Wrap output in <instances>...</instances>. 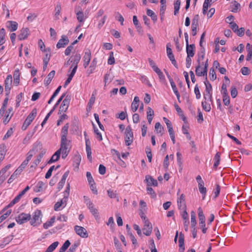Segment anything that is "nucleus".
Wrapping results in <instances>:
<instances>
[{"mask_svg": "<svg viewBox=\"0 0 252 252\" xmlns=\"http://www.w3.org/2000/svg\"><path fill=\"white\" fill-rule=\"evenodd\" d=\"M140 212H146L147 210V205L145 202L143 200H140Z\"/></svg>", "mask_w": 252, "mask_h": 252, "instance_id": "51", "label": "nucleus"}, {"mask_svg": "<svg viewBox=\"0 0 252 252\" xmlns=\"http://www.w3.org/2000/svg\"><path fill=\"white\" fill-rule=\"evenodd\" d=\"M12 86V76L9 74L6 76L4 81V88L6 94H10V90Z\"/></svg>", "mask_w": 252, "mask_h": 252, "instance_id": "8", "label": "nucleus"}, {"mask_svg": "<svg viewBox=\"0 0 252 252\" xmlns=\"http://www.w3.org/2000/svg\"><path fill=\"white\" fill-rule=\"evenodd\" d=\"M69 43V39L66 35H62L61 38L59 40L56 47L58 49L64 47Z\"/></svg>", "mask_w": 252, "mask_h": 252, "instance_id": "13", "label": "nucleus"}, {"mask_svg": "<svg viewBox=\"0 0 252 252\" xmlns=\"http://www.w3.org/2000/svg\"><path fill=\"white\" fill-rule=\"evenodd\" d=\"M95 100V98L93 96V95L90 98L87 107V111L88 112H90L91 111L92 106L94 103Z\"/></svg>", "mask_w": 252, "mask_h": 252, "instance_id": "42", "label": "nucleus"}, {"mask_svg": "<svg viewBox=\"0 0 252 252\" xmlns=\"http://www.w3.org/2000/svg\"><path fill=\"white\" fill-rule=\"evenodd\" d=\"M41 212L40 210H37L33 214L32 219L30 223L32 225L35 226L41 222Z\"/></svg>", "mask_w": 252, "mask_h": 252, "instance_id": "7", "label": "nucleus"}, {"mask_svg": "<svg viewBox=\"0 0 252 252\" xmlns=\"http://www.w3.org/2000/svg\"><path fill=\"white\" fill-rule=\"evenodd\" d=\"M13 116V114H9L8 113L5 112V114L4 115V117L3 118V123L6 125L7 124L10 120L11 119L12 116Z\"/></svg>", "mask_w": 252, "mask_h": 252, "instance_id": "50", "label": "nucleus"}, {"mask_svg": "<svg viewBox=\"0 0 252 252\" xmlns=\"http://www.w3.org/2000/svg\"><path fill=\"white\" fill-rule=\"evenodd\" d=\"M1 7L3 10V13L6 12V17L7 18H9L10 17L9 10L7 8L6 5L5 4L2 3L1 5Z\"/></svg>", "mask_w": 252, "mask_h": 252, "instance_id": "57", "label": "nucleus"}, {"mask_svg": "<svg viewBox=\"0 0 252 252\" xmlns=\"http://www.w3.org/2000/svg\"><path fill=\"white\" fill-rule=\"evenodd\" d=\"M169 81L171 86V87L172 88V90L175 94H179L178 89L176 87L175 83L174 82L172 79H169Z\"/></svg>", "mask_w": 252, "mask_h": 252, "instance_id": "54", "label": "nucleus"}, {"mask_svg": "<svg viewBox=\"0 0 252 252\" xmlns=\"http://www.w3.org/2000/svg\"><path fill=\"white\" fill-rule=\"evenodd\" d=\"M155 128L157 133H160L161 135L163 133V127L159 122L156 123Z\"/></svg>", "mask_w": 252, "mask_h": 252, "instance_id": "35", "label": "nucleus"}, {"mask_svg": "<svg viewBox=\"0 0 252 252\" xmlns=\"http://www.w3.org/2000/svg\"><path fill=\"white\" fill-rule=\"evenodd\" d=\"M61 154L62 152L60 151H59V150H57L52 156L51 159L49 160L48 163L49 164H51L53 162L57 161L59 159Z\"/></svg>", "mask_w": 252, "mask_h": 252, "instance_id": "23", "label": "nucleus"}, {"mask_svg": "<svg viewBox=\"0 0 252 252\" xmlns=\"http://www.w3.org/2000/svg\"><path fill=\"white\" fill-rule=\"evenodd\" d=\"M208 60L207 59L205 63H199L196 67L195 73L198 76H205L206 78L207 76V69L208 67Z\"/></svg>", "mask_w": 252, "mask_h": 252, "instance_id": "2", "label": "nucleus"}, {"mask_svg": "<svg viewBox=\"0 0 252 252\" xmlns=\"http://www.w3.org/2000/svg\"><path fill=\"white\" fill-rule=\"evenodd\" d=\"M228 84L223 83L221 86V93L222 94H228L227 91V86Z\"/></svg>", "mask_w": 252, "mask_h": 252, "instance_id": "59", "label": "nucleus"}, {"mask_svg": "<svg viewBox=\"0 0 252 252\" xmlns=\"http://www.w3.org/2000/svg\"><path fill=\"white\" fill-rule=\"evenodd\" d=\"M146 180L147 183V186H158V182L156 180H155L153 178L150 176H146Z\"/></svg>", "mask_w": 252, "mask_h": 252, "instance_id": "21", "label": "nucleus"}, {"mask_svg": "<svg viewBox=\"0 0 252 252\" xmlns=\"http://www.w3.org/2000/svg\"><path fill=\"white\" fill-rule=\"evenodd\" d=\"M198 215L199 221H205V217L201 207L198 208Z\"/></svg>", "mask_w": 252, "mask_h": 252, "instance_id": "44", "label": "nucleus"}, {"mask_svg": "<svg viewBox=\"0 0 252 252\" xmlns=\"http://www.w3.org/2000/svg\"><path fill=\"white\" fill-rule=\"evenodd\" d=\"M248 46H250V43H248L246 46L248 52V55H247V58H246V60L248 61L251 60L252 59V50H250L248 48Z\"/></svg>", "mask_w": 252, "mask_h": 252, "instance_id": "58", "label": "nucleus"}, {"mask_svg": "<svg viewBox=\"0 0 252 252\" xmlns=\"http://www.w3.org/2000/svg\"><path fill=\"white\" fill-rule=\"evenodd\" d=\"M115 63V60L114 57V53L113 52H110L109 53V57L108 59L107 63L108 64L112 65Z\"/></svg>", "mask_w": 252, "mask_h": 252, "instance_id": "48", "label": "nucleus"}, {"mask_svg": "<svg viewBox=\"0 0 252 252\" xmlns=\"http://www.w3.org/2000/svg\"><path fill=\"white\" fill-rule=\"evenodd\" d=\"M22 197L19 195V194L17 195L11 202L10 203L6 206V208H10L12 207L14 204L17 203L19 201Z\"/></svg>", "mask_w": 252, "mask_h": 252, "instance_id": "38", "label": "nucleus"}, {"mask_svg": "<svg viewBox=\"0 0 252 252\" xmlns=\"http://www.w3.org/2000/svg\"><path fill=\"white\" fill-rule=\"evenodd\" d=\"M62 9L61 4L60 2H58L57 3V5L55 7V17L56 19H59V15H60L61 11Z\"/></svg>", "mask_w": 252, "mask_h": 252, "instance_id": "31", "label": "nucleus"}, {"mask_svg": "<svg viewBox=\"0 0 252 252\" xmlns=\"http://www.w3.org/2000/svg\"><path fill=\"white\" fill-rule=\"evenodd\" d=\"M200 229L203 233L205 234L207 232V228L206 227L205 221H199V222Z\"/></svg>", "mask_w": 252, "mask_h": 252, "instance_id": "52", "label": "nucleus"}, {"mask_svg": "<svg viewBox=\"0 0 252 252\" xmlns=\"http://www.w3.org/2000/svg\"><path fill=\"white\" fill-rule=\"evenodd\" d=\"M66 203L64 202L63 199L59 201H58L54 205V210L56 211L61 210V207L63 205L62 208L65 207L66 206Z\"/></svg>", "mask_w": 252, "mask_h": 252, "instance_id": "24", "label": "nucleus"}, {"mask_svg": "<svg viewBox=\"0 0 252 252\" xmlns=\"http://www.w3.org/2000/svg\"><path fill=\"white\" fill-rule=\"evenodd\" d=\"M91 59V52L90 49H86L84 51V54L83 57L84 62H90Z\"/></svg>", "mask_w": 252, "mask_h": 252, "instance_id": "22", "label": "nucleus"}, {"mask_svg": "<svg viewBox=\"0 0 252 252\" xmlns=\"http://www.w3.org/2000/svg\"><path fill=\"white\" fill-rule=\"evenodd\" d=\"M195 48V47L193 44L189 45L188 43V44H186L187 56L193 57L194 55Z\"/></svg>", "mask_w": 252, "mask_h": 252, "instance_id": "17", "label": "nucleus"}, {"mask_svg": "<svg viewBox=\"0 0 252 252\" xmlns=\"http://www.w3.org/2000/svg\"><path fill=\"white\" fill-rule=\"evenodd\" d=\"M85 202L88 208L89 209L92 215H94L95 218L98 217V210L94 208V205L92 202L90 200H86Z\"/></svg>", "mask_w": 252, "mask_h": 252, "instance_id": "12", "label": "nucleus"}, {"mask_svg": "<svg viewBox=\"0 0 252 252\" xmlns=\"http://www.w3.org/2000/svg\"><path fill=\"white\" fill-rule=\"evenodd\" d=\"M199 20V16L198 14L195 15L192 20L191 25L193 26H198V21Z\"/></svg>", "mask_w": 252, "mask_h": 252, "instance_id": "60", "label": "nucleus"}, {"mask_svg": "<svg viewBox=\"0 0 252 252\" xmlns=\"http://www.w3.org/2000/svg\"><path fill=\"white\" fill-rule=\"evenodd\" d=\"M44 183L42 181H39L37 183L35 187L34 191L36 192H38L42 191L44 189Z\"/></svg>", "mask_w": 252, "mask_h": 252, "instance_id": "32", "label": "nucleus"}, {"mask_svg": "<svg viewBox=\"0 0 252 252\" xmlns=\"http://www.w3.org/2000/svg\"><path fill=\"white\" fill-rule=\"evenodd\" d=\"M86 176L87 178L89 184H94V182L93 179V178L91 175V173L89 172H87L86 173Z\"/></svg>", "mask_w": 252, "mask_h": 252, "instance_id": "63", "label": "nucleus"}, {"mask_svg": "<svg viewBox=\"0 0 252 252\" xmlns=\"http://www.w3.org/2000/svg\"><path fill=\"white\" fill-rule=\"evenodd\" d=\"M6 27L10 32H14L18 28V23L15 21H8L6 23Z\"/></svg>", "mask_w": 252, "mask_h": 252, "instance_id": "18", "label": "nucleus"}, {"mask_svg": "<svg viewBox=\"0 0 252 252\" xmlns=\"http://www.w3.org/2000/svg\"><path fill=\"white\" fill-rule=\"evenodd\" d=\"M5 30L2 28L0 29V46L3 45L5 42Z\"/></svg>", "mask_w": 252, "mask_h": 252, "instance_id": "29", "label": "nucleus"}, {"mask_svg": "<svg viewBox=\"0 0 252 252\" xmlns=\"http://www.w3.org/2000/svg\"><path fill=\"white\" fill-rule=\"evenodd\" d=\"M21 173L20 169H17L8 180V183H11L17 178V176L21 174Z\"/></svg>", "mask_w": 252, "mask_h": 252, "instance_id": "30", "label": "nucleus"}, {"mask_svg": "<svg viewBox=\"0 0 252 252\" xmlns=\"http://www.w3.org/2000/svg\"><path fill=\"white\" fill-rule=\"evenodd\" d=\"M107 194L111 198H118L116 191L112 189L107 190Z\"/></svg>", "mask_w": 252, "mask_h": 252, "instance_id": "53", "label": "nucleus"}, {"mask_svg": "<svg viewBox=\"0 0 252 252\" xmlns=\"http://www.w3.org/2000/svg\"><path fill=\"white\" fill-rule=\"evenodd\" d=\"M141 80L143 83H144L146 85L148 86L149 87H151L152 86V85L150 83V81L147 77H146L145 76H142L141 78Z\"/></svg>", "mask_w": 252, "mask_h": 252, "instance_id": "62", "label": "nucleus"}, {"mask_svg": "<svg viewBox=\"0 0 252 252\" xmlns=\"http://www.w3.org/2000/svg\"><path fill=\"white\" fill-rule=\"evenodd\" d=\"M202 105L203 109L206 112H209L211 110V106L210 102H208L206 101H204L202 102Z\"/></svg>", "mask_w": 252, "mask_h": 252, "instance_id": "46", "label": "nucleus"}, {"mask_svg": "<svg viewBox=\"0 0 252 252\" xmlns=\"http://www.w3.org/2000/svg\"><path fill=\"white\" fill-rule=\"evenodd\" d=\"M13 235H9L2 240V243L0 245V248H3L4 247L9 244L13 239Z\"/></svg>", "mask_w": 252, "mask_h": 252, "instance_id": "25", "label": "nucleus"}, {"mask_svg": "<svg viewBox=\"0 0 252 252\" xmlns=\"http://www.w3.org/2000/svg\"><path fill=\"white\" fill-rule=\"evenodd\" d=\"M37 114V110L36 108H34L32 109V112L28 115L26 119L25 120L23 126H22V129L23 130H25L29 125L31 124V123L34 119L35 117L36 116Z\"/></svg>", "mask_w": 252, "mask_h": 252, "instance_id": "3", "label": "nucleus"}, {"mask_svg": "<svg viewBox=\"0 0 252 252\" xmlns=\"http://www.w3.org/2000/svg\"><path fill=\"white\" fill-rule=\"evenodd\" d=\"M166 52L167 55L169 60L171 61L172 63L175 67L177 68L178 65L175 60L174 56L172 53V51L171 48V44L170 43H167L166 45Z\"/></svg>", "mask_w": 252, "mask_h": 252, "instance_id": "9", "label": "nucleus"}, {"mask_svg": "<svg viewBox=\"0 0 252 252\" xmlns=\"http://www.w3.org/2000/svg\"><path fill=\"white\" fill-rule=\"evenodd\" d=\"M166 0H160V7L159 9V13H161L162 14V13H165L166 8Z\"/></svg>", "mask_w": 252, "mask_h": 252, "instance_id": "45", "label": "nucleus"}, {"mask_svg": "<svg viewBox=\"0 0 252 252\" xmlns=\"http://www.w3.org/2000/svg\"><path fill=\"white\" fill-rule=\"evenodd\" d=\"M179 103L183 102L189 107L190 106L191 101L189 95H177Z\"/></svg>", "mask_w": 252, "mask_h": 252, "instance_id": "14", "label": "nucleus"}, {"mask_svg": "<svg viewBox=\"0 0 252 252\" xmlns=\"http://www.w3.org/2000/svg\"><path fill=\"white\" fill-rule=\"evenodd\" d=\"M68 128V124H66L63 127L61 131V147L59 150L62 152L63 159L67 157L70 149V140L67 138Z\"/></svg>", "mask_w": 252, "mask_h": 252, "instance_id": "1", "label": "nucleus"}, {"mask_svg": "<svg viewBox=\"0 0 252 252\" xmlns=\"http://www.w3.org/2000/svg\"><path fill=\"white\" fill-rule=\"evenodd\" d=\"M76 14L78 21L80 23L84 22L85 19L83 12L82 10H79L77 11Z\"/></svg>", "mask_w": 252, "mask_h": 252, "instance_id": "36", "label": "nucleus"}, {"mask_svg": "<svg viewBox=\"0 0 252 252\" xmlns=\"http://www.w3.org/2000/svg\"><path fill=\"white\" fill-rule=\"evenodd\" d=\"M29 34V30L27 28H23L20 31V33L18 35V38L20 40L26 39Z\"/></svg>", "mask_w": 252, "mask_h": 252, "instance_id": "16", "label": "nucleus"}, {"mask_svg": "<svg viewBox=\"0 0 252 252\" xmlns=\"http://www.w3.org/2000/svg\"><path fill=\"white\" fill-rule=\"evenodd\" d=\"M209 75H210V79L212 81L215 80L217 78L216 72H215L214 69L212 68H211L210 69V70L209 72Z\"/></svg>", "mask_w": 252, "mask_h": 252, "instance_id": "56", "label": "nucleus"}, {"mask_svg": "<svg viewBox=\"0 0 252 252\" xmlns=\"http://www.w3.org/2000/svg\"><path fill=\"white\" fill-rule=\"evenodd\" d=\"M55 221V217H53L51 218L49 221H48L43 224V227L45 229H48L49 227L52 226Z\"/></svg>", "mask_w": 252, "mask_h": 252, "instance_id": "34", "label": "nucleus"}, {"mask_svg": "<svg viewBox=\"0 0 252 252\" xmlns=\"http://www.w3.org/2000/svg\"><path fill=\"white\" fill-rule=\"evenodd\" d=\"M232 9L231 11L234 13L237 12L238 11V9H239L240 7V4L237 2L236 0H234L232 2Z\"/></svg>", "mask_w": 252, "mask_h": 252, "instance_id": "43", "label": "nucleus"}, {"mask_svg": "<svg viewBox=\"0 0 252 252\" xmlns=\"http://www.w3.org/2000/svg\"><path fill=\"white\" fill-rule=\"evenodd\" d=\"M191 216V220H190V223H191V227H195V225L196 224V215L194 211H192L190 213Z\"/></svg>", "mask_w": 252, "mask_h": 252, "instance_id": "40", "label": "nucleus"}, {"mask_svg": "<svg viewBox=\"0 0 252 252\" xmlns=\"http://www.w3.org/2000/svg\"><path fill=\"white\" fill-rule=\"evenodd\" d=\"M71 99V95H66V97L63 99L62 104L64 105H66L68 106L69 104V102Z\"/></svg>", "mask_w": 252, "mask_h": 252, "instance_id": "64", "label": "nucleus"}, {"mask_svg": "<svg viewBox=\"0 0 252 252\" xmlns=\"http://www.w3.org/2000/svg\"><path fill=\"white\" fill-rule=\"evenodd\" d=\"M144 227L143 228V233L146 236H150L152 231V225L148 220L144 221Z\"/></svg>", "mask_w": 252, "mask_h": 252, "instance_id": "11", "label": "nucleus"}, {"mask_svg": "<svg viewBox=\"0 0 252 252\" xmlns=\"http://www.w3.org/2000/svg\"><path fill=\"white\" fill-rule=\"evenodd\" d=\"M214 160H215V163L214 164V167L215 168H217L220 163V155L219 153H217L214 158Z\"/></svg>", "mask_w": 252, "mask_h": 252, "instance_id": "41", "label": "nucleus"}, {"mask_svg": "<svg viewBox=\"0 0 252 252\" xmlns=\"http://www.w3.org/2000/svg\"><path fill=\"white\" fill-rule=\"evenodd\" d=\"M147 15L150 17H151L152 20L154 22H156L157 21L158 18L157 15L155 13V12L151 9H148L146 12Z\"/></svg>", "mask_w": 252, "mask_h": 252, "instance_id": "33", "label": "nucleus"}, {"mask_svg": "<svg viewBox=\"0 0 252 252\" xmlns=\"http://www.w3.org/2000/svg\"><path fill=\"white\" fill-rule=\"evenodd\" d=\"M178 242L179 252H184L185 249L184 246V236L182 233H181L180 234Z\"/></svg>", "mask_w": 252, "mask_h": 252, "instance_id": "20", "label": "nucleus"}, {"mask_svg": "<svg viewBox=\"0 0 252 252\" xmlns=\"http://www.w3.org/2000/svg\"><path fill=\"white\" fill-rule=\"evenodd\" d=\"M94 117L95 120L96 122H97L99 128L101 130H104V127L101 124L100 122L99 121L98 115L97 114H94Z\"/></svg>", "mask_w": 252, "mask_h": 252, "instance_id": "55", "label": "nucleus"}, {"mask_svg": "<svg viewBox=\"0 0 252 252\" xmlns=\"http://www.w3.org/2000/svg\"><path fill=\"white\" fill-rule=\"evenodd\" d=\"M20 73L19 69L18 68H16L14 70V72L13 73V77H14L13 84L15 86H17L19 85V82H20Z\"/></svg>", "mask_w": 252, "mask_h": 252, "instance_id": "19", "label": "nucleus"}, {"mask_svg": "<svg viewBox=\"0 0 252 252\" xmlns=\"http://www.w3.org/2000/svg\"><path fill=\"white\" fill-rule=\"evenodd\" d=\"M147 190L148 194H150L151 195V196L152 197H155L156 196V194L152 188L150 187V186H148L147 187Z\"/></svg>", "mask_w": 252, "mask_h": 252, "instance_id": "61", "label": "nucleus"}, {"mask_svg": "<svg viewBox=\"0 0 252 252\" xmlns=\"http://www.w3.org/2000/svg\"><path fill=\"white\" fill-rule=\"evenodd\" d=\"M205 55V49L204 48H201L200 52L198 54V58L197 62L198 64L201 63V61H203Z\"/></svg>", "mask_w": 252, "mask_h": 252, "instance_id": "28", "label": "nucleus"}, {"mask_svg": "<svg viewBox=\"0 0 252 252\" xmlns=\"http://www.w3.org/2000/svg\"><path fill=\"white\" fill-rule=\"evenodd\" d=\"M69 174V171H66L62 176V178L61 180V181L59 182L58 185H59V188L62 189L63 188L64 184H65V180L68 177Z\"/></svg>", "mask_w": 252, "mask_h": 252, "instance_id": "27", "label": "nucleus"}, {"mask_svg": "<svg viewBox=\"0 0 252 252\" xmlns=\"http://www.w3.org/2000/svg\"><path fill=\"white\" fill-rule=\"evenodd\" d=\"M74 230L76 234L82 238H85L88 237L87 231L82 226L75 225L74 226Z\"/></svg>", "mask_w": 252, "mask_h": 252, "instance_id": "10", "label": "nucleus"}, {"mask_svg": "<svg viewBox=\"0 0 252 252\" xmlns=\"http://www.w3.org/2000/svg\"><path fill=\"white\" fill-rule=\"evenodd\" d=\"M125 141L126 146L130 145L133 142V132L129 126H127L126 129Z\"/></svg>", "mask_w": 252, "mask_h": 252, "instance_id": "5", "label": "nucleus"}, {"mask_svg": "<svg viewBox=\"0 0 252 252\" xmlns=\"http://www.w3.org/2000/svg\"><path fill=\"white\" fill-rule=\"evenodd\" d=\"M59 245L58 242H55L53 243L51 245H50L48 248L47 249L46 251L45 252H53L56 248L58 247Z\"/></svg>", "mask_w": 252, "mask_h": 252, "instance_id": "37", "label": "nucleus"}, {"mask_svg": "<svg viewBox=\"0 0 252 252\" xmlns=\"http://www.w3.org/2000/svg\"><path fill=\"white\" fill-rule=\"evenodd\" d=\"M204 84L206 86V93L207 94H210L212 91V86L211 84L207 81V78H206V81L204 82Z\"/></svg>", "mask_w": 252, "mask_h": 252, "instance_id": "49", "label": "nucleus"}, {"mask_svg": "<svg viewBox=\"0 0 252 252\" xmlns=\"http://www.w3.org/2000/svg\"><path fill=\"white\" fill-rule=\"evenodd\" d=\"M180 0H176L174 3V15H176L178 13L180 7Z\"/></svg>", "mask_w": 252, "mask_h": 252, "instance_id": "39", "label": "nucleus"}, {"mask_svg": "<svg viewBox=\"0 0 252 252\" xmlns=\"http://www.w3.org/2000/svg\"><path fill=\"white\" fill-rule=\"evenodd\" d=\"M11 165L8 164L6 166H5L4 167L2 168V169L0 171V174L2 176H4L5 177V179L7 178L8 175H6V171L10 168Z\"/></svg>", "mask_w": 252, "mask_h": 252, "instance_id": "47", "label": "nucleus"}, {"mask_svg": "<svg viewBox=\"0 0 252 252\" xmlns=\"http://www.w3.org/2000/svg\"><path fill=\"white\" fill-rule=\"evenodd\" d=\"M31 219V216L30 214L22 213L16 217V222L20 224L24 223L30 220Z\"/></svg>", "mask_w": 252, "mask_h": 252, "instance_id": "6", "label": "nucleus"}, {"mask_svg": "<svg viewBox=\"0 0 252 252\" xmlns=\"http://www.w3.org/2000/svg\"><path fill=\"white\" fill-rule=\"evenodd\" d=\"M178 207L179 209H186L185 203V196L184 194H181L177 199Z\"/></svg>", "mask_w": 252, "mask_h": 252, "instance_id": "15", "label": "nucleus"}, {"mask_svg": "<svg viewBox=\"0 0 252 252\" xmlns=\"http://www.w3.org/2000/svg\"><path fill=\"white\" fill-rule=\"evenodd\" d=\"M55 71L54 70L51 71L48 74V76L44 80V84L46 85H48L51 83L53 78L55 76Z\"/></svg>", "mask_w": 252, "mask_h": 252, "instance_id": "26", "label": "nucleus"}, {"mask_svg": "<svg viewBox=\"0 0 252 252\" xmlns=\"http://www.w3.org/2000/svg\"><path fill=\"white\" fill-rule=\"evenodd\" d=\"M81 55L79 53L76 54L73 56V58L71 60V68H72L70 73L75 75L77 69L78 68V64L81 60Z\"/></svg>", "mask_w": 252, "mask_h": 252, "instance_id": "4", "label": "nucleus"}]
</instances>
